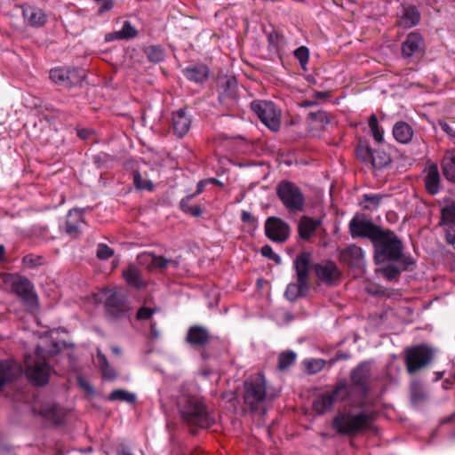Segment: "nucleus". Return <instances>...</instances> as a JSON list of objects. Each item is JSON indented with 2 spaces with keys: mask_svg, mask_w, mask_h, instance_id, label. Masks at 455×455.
<instances>
[{
  "mask_svg": "<svg viewBox=\"0 0 455 455\" xmlns=\"http://www.w3.org/2000/svg\"><path fill=\"white\" fill-rule=\"evenodd\" d=\"M321 224L320 220L303 216L298 224L299 235L303 240H308Z\"/></svg>",
  "mask_w": 455,
  "mask_h": 455,
  "instance_id": "29",
  "label": "nucleus"
},
{
  "mask_svg": "<svg viewBox=\"0 0 455 455\" xmlns=\"http://www.w3.org/2000/svg\"><path fill=\"white\" fill-rule=\"evenodd\" d=\"M114 255V250L105 243H100L97 248V258L101 260H106Z\"/></svg>",
  "mask_w": 455,
  "mask_h": 455,
  "instance_id": "49",
  "label": "nucleus"
},
{
  "mask_svg": "<svg viewBox=\"0 0 455 455\" xmlns=\"http://www.w3.org/2000/svg\"><path fill=\"white\" fill-rule=\"evenodd\" d=\"M369 127L371 129V134L374 140L381 143L383 141L382 131H380L378 124V118L375 115H371L368 121Z\"/></svg>",
  "mask_w": 455,
  "mask_h": 455,
  "instance_id": "43",
  "label": "nucleus"
},
{
  "mask_svg": "<svg viewBox=\"0 0 455 455\" xmlns=\"http://www.w3.org/2000/svg\"><path fill=\"white\" fill-rule=\"evenodd\" d=\"M138 36V30L129 20H125L123 24L122 29L108 33L105 36L106 42L114 40H129Z\"/></svg>",
  "mask_w": 455,
  "mask_h": 455,
  "instance_id": "28",
  "label": "nucleus"
},
{
  "mask_svg": "<svg viewBox=\"0 0 455 455\" xmlns=\"http://www.w3.org/2000/svg\"><path fill=\"white\" fill-rule=\"evenodd\" d=\"M442 220L444 222L455 223V204L446 205L442 209Z\"/></svg>",
  "mask_w": 455,
  "mask_h": 455,
  "instance_id": "47",
  "label": "nucleus"
},
{
  "mask_svg": "<svg viewBox=\"0 0 455 455\" xmlns=\"http://www.w3.org/2000/svg\"><path fill=\"white\" fill-rule=\"evenodd\" d=\"M144 53L147 57H159L163 54V50L157 45H149L145 47Z\"/></svg>",
  "mask_w": 455,
  "mask_h": 455,
  "instance_id": "53",
  "label": "nucleus"
},
{
  "mask_svg": "<svg viewBox=\"0 0 455 455\" xmlns=\"http://www.w3.org/2000/svg\"><path fill=\"white\" fill-rule=\"evenodd\" d=\"M297 355L291 350L282 352L278 355L277 369L281 371L287 370L291 364L294 363Z\"/></svg>",
  "mask_w": 455,
  "mask_h": 455,
  "instance_id": "38",
  "label": "nucleus"
},
{
  "mask_svg": "<svg viewBox=\"0 0 455 455\" xmlns=\"http://www.w3.org/2000/svg\"><path fill=\"white\" fill-rule=\"evenodd\" d=\"M97 357L101 369L103 377L108 380H114L116 378V370L109 364L106 355L98 349Z\"/></svg>",
  "mask_w": 455,
  "mask_h": 455,
  "instance_id": "34",
  "label": "nucleus"
},
{
  "mask_svg": "<svg viewBox=\"0 0 455 455\" xmlns=\"http://www.w3.org/2000/svg\"><path fill=\"white\" fill-rule=\"evenodd\" d=\"M183 72L188 80L200 84L204 83L210 75L209 68L204 64L190 66Z\"/></svg>",
  "mask_w": 455,
  "mask_h": 455,
  "instance_id": "30",
  "label": "nucleus"
},
{
  "mask_svg": "<svg viewBox=\"0 0 455 455\" xmlns=\"http://www.w3.org/2000/svg\"><path fill=\"white\" fill-rule=\"evenodd\" d=\"M438 125L449 136L455 138V130L451 126H450L446 122L439 120Z\"/></svg>",
  "mask_w": 455,
  "mask_h": 455,
  "instance_id": "54",
  "label": "nucleus"
},
{
  "mask_svg": "<svg viewBox=\"0 0 455 455\" xmlns=\"http://www.w3.org/2000/svg\"><path fill=\"white\" fill-rule=\"evenodd\" d=\"M351 391L347 386V380L339 381L331 393H325L319 395L313 402V409L318 414H323L332 408L338 403L349 397Z\"/></svg>",
  "mask_w": 455,
  "mask_h": 455,
  "instance_id": "9",
  "label": "nucleus"
},
{
  "mask_svg": "<svg viewBox=\"0 0 455 455\" xmlns=\"http://www.w3.org/2000/svg\"><path fill=\"white\" fill-rule=\"evenodd\" d=\"M251 108L270 130L275 132L279 129L280 119L272 102L254 100Z\"/></svg>",
  "mask_w": 455,
  "mask_h": 455,
  "instance_id": "13",
  "label": "nucleus"
},
{
  "mask_svg": "<svg viewBox=\"0 0 455 455\" xmlns=\"http://www.w3.org/2000/svg\"><path fill=\"white\" fill-rule=\"evenodd\" d=\"M427 191L434 196L440 190V173L435 164H431L426 169V176L424 179Z\"/></svg>",
  "mask_w": 455,
  "mask_h": 455,
  "instance_id": "26",
  "label": "nucleus"
},
{
  "mask_svg": "<svg viewBox=\"0 0 455 455\" xmlns=\"http://www.w3.org/2000/svg\"><path fill=\"white\" fill-rule=\"evenodd\" d=\"M268 42L270 46L275 48V52L278 55V57H282L283 55L287 53L283 50V46L285 44L284 37L277 30H273L272 32L269 33Z\"/></svg>",
  "mask_w": 455,
  "mask_h": 455,
  "instance_id": "36",
  "label": "nucleus"
},
{
  "mask_svg": "<svg viewBox=\"0 0 455 455\" xmlns=\"http://www.w3.org/2000/svg\"><path fill=\"white\" fill-rule=\"evenodd\" d=\"M86 70L83 68H56L50 71V78L55 84L70 88L79 85L85 78Z\"/></svg>",
  "mask_w": 455,
  "mask_h": 455,
  "instance_id": "11",
  "label": "nucleus"
},
{
  "mask_svg": "<svg viewBox=\"0 0 455 455\" xmlns=\"http://www.w3.org/2000/svg\"><path fill=\"white\" fill-rule=\"evenodd\" d=\"M314 269L318 278L325 283H332L339 277V271L333 262L315 264Z\"/></svg>",
  "mask_w": 455,
  "mask_h": 455,
  "instance_id": "24",
  "label": "nucleus"
},
{
  "mask_svg": "<svg viewBox=\"0 0 455 455\" xmlns=\"http://www.w3.org/2000/svg\"><path fill=\"white\" fill-rule=\"evenodd\" d=\"M156 311V308H151L148 307H141L137 312L138 320H148Z\"/></svg>",
  "mask_w": 455,
  "mask_h": 455,
  "instance_id": "51",
  "label": "nucleus"
},
{
  "mask_svg": "<svg viewBox=\"0 0 455 455\" xmlns=\"http://www.w3.org/2000/svg\"><path fill=\"white\" fill-rule=\"evenodd\" d=\"M77 134L81 139L85 140V139L89 138L91 132L89 130L83 129V130H79Z\"/></svg>",
  "mask_w": 455,
  "mask_h": 455,
  "instance_id": "62",
  "label": "nucleus"
},
{
  "mask_svg": "<svg viewBox=\"0 0 455 455\" xmlns=\"http://www.w3.org/2000/svg\"><path fill=\"white\" fill-rule=\"evenodd\" d=\"M371 371L370 363L363 362L350 372L351 388L358 393L360 396H365L370 391Z\"/></svg>",
  "mask_w": 455,
  "mask_h": 455,
  "instance_id": "12",
  "label": "nucleus"
},
{
  "mask_svg": "<svg viewBox=\"0 0 455 455\" xmlns=\"http://www.w3.org/2000/svg\"><path fill=\"white\" fill-rule=\"evenodd\" d=\"M339 260L349 267H361L363 263V251L355 244H349L339 252Z\"/></svg>",
  "mask_w": 455,
  "mask_h": 455,
  "instance_id": "19",
  "label": "nucleus"
},
{
  "mask_svg": "<svg viewBox=\"0 0 455 455\" xmlns=\"http://www.w3.org/2000/svg\"><path fill=\"white\" fill-rule=\"evenodd\" d=\"M397 261H400L403 265V270H408L411 266L415 264L414 260L410 256H404L403 252Z\"/></svg>",
  "mask_w": 455,
  "mask_h": 455,
  "instance_id": "55",
  "label": "nucleus"
},
{
  "mask_svg": "<svg viewBox=\"0 0 455 455\" xmlns=\"http://www.w3.org/2000/svg\"><path fill=\"white\" fill-rule=\"evenodd\" d=\"M22 15L26 22L34 28L43 27L47 20L43 10L29 5L22 7Z\"/></svg>",
  "mask_w": 455,
  "mask_h": 455,
  "instance_id": "25",
  "label": "nucleus"
},
{
  "mask_svg": "<svg viewBox=\"0 0 455 455\" xmlns=\"http://www.w3.org/2000/svg\"><path fill=\"white\" fill-rule=\"evenodd\" d=\"M411 400L414 404L424 402L427 399V393L423 385L419 380H412L410 386Z\"/></svg>",
  "mask_w": 455,
  "mask_h": 455,
  "instance_id": "35",
  "label": "nucleus"
},
{
  "mask_svg": "<svg viewBox=\"0 0 455 455\" xmlns=\"http://www.w3.org/2000/svg\"><path fill=\"white\" fill-rule=\"evenodd\" d=\"M312 122L320 124V128L323 129L324 125L331 122V116L325 111L310 112L307 116Z\"/></svg>",
  "mask_w": 455,
  "mask_h": 455,
  "instance_id": "42",
  "label": "nucleus"
},
{
  "mask_svg": "<svg viewBox=\"0 0 455 455\" xmlns=\"http://www.w3.org/2000/svg\"><path fill=\"white\" fill-rule=\"evenodd\" d=\"M217 85L220 103L229 106L236 100L238 86L235 76H220L217 80Z\"/></svg>",
  "mask_w": 455,
  "mask_h": 455,
  "instance_id": "14",
  "label": "nucleus"
},
{
  "mask_svg": "<svg viewBox=\"0 0 455 455\" xmlns=\"http://www.w3.org/2000/svg\"><path fill=\"white\" fill-rule=\"evenodd\" d=\"M241 219L244 223H249V224L256 223V218L251 212H246V211H243Z\"/></svg>",
  "mask_w": 455,
  "mask_h": 455,
  "instance_id": "57",
  "label": "nucleus"
},
{
  "mask_svg": "<svg viewBox=\"0 0 455 455\" xmlns=\"http://www.w3.org/2000/svg\"><path fill=\"white\" fill-rule=\"evenodd\" d=\"M12 291L22 299L23 303L30 307L36 308L38 306V298L34 291L31 282L25 276L19 275H10L9 280Z\"/></svg>",
  "mask_w": 455,
  "mask_h": 455,
  "instance_id": "10",
  "label": "nucleus"
},
{
  "mask_svg": "<svg viewBox=\"0 0 455 455\" xmlns=\"http://www.w3.org/2000/svg\"><path fill=\"white\" fill-rule=\"evenodd\" d=\"M139 259L141 264L147 265L151 268H158L163 270L166 268L169 265L172 266L174 268L179 267V262L175 259H167L163 256H156L153 253H147L140 255Z\"/></svg>",
  "mask_w": 455,
  "mask_h": 455,
  "instance_id": "23",
  "label": "nucleus"
},
{
  "mask_svg": "<svg viewBox=\"0 0 455 455\" xmlns=\"http://www.w3.org/2000/svg\"><path fill=\"white\" fill-rule=\"evenodd\" d=\"M41 259L40 256L27 255L23 258V263L28 267H35L41 265Z\"/></svg>",
  "mask_w": 455,
  "mask_h": 455,
  "instance_id": "52",
  "label": "nucleus"
},
{
  "mask_svg": "<svg viewBox=\"0 0 455 455\" xmlns=\"http://www.w3.org/2000/svg\"><path fill=\"white\" fill-rule=\"evenodd\" d=\"M108 399L111 401L118 400L133 403L136 401V395L133 393H130L124 389H116L110 393Z\"/></svg>",
  "mask_w": 455,
  "mask_h": 455,
  "instance_id": "41",
  "label": "nucleus"
},
{
  "mask_svg": "<svg viewBox=\"0 0 455 455\" xmlns=\"http://www.w3.org/2000/svg\"><path fill=\"white\" fill-rule=\"evenodd\" d=\"M420 12L414 5L403 6V12L396 21V25L403 28H411L420 21Z\"/></svg>",
  "mask_w": 455,
  "mask_h": 455,
  "instance_id": "22",
  "label": "nucleus"
},
{
  "mask_svg": "<svg viewBox=\"0 0 455 455\" xmlns=\"http://www.w3.org/2000/svg\"><path fill=\"white\" fill-rule=\"evenodd\" d=\"M78 382L84 389L92 391L91 386L86 381H84L81 377L78 378Z\"/></svg>",
  "mask_w": 455,
  "mask_h": 455,
  "instance_id": "64",
  "label": "nucleus"
},
{
  "mask_svg": "<svg viewBox=\"0 0 455 455\" xmlns=\"http://www.w3.org/2000/svg\"><path fill=\"white\" fill-rule=\"evenodd\" d=\"M191 121L188 117L184 108L179 109L173 114L172 126L175 134L179 138H182L189 130Z\"/></svg>",
  "mask_w": 455,
  "mask_h": 455,
  "instance_id": "27",
  "label": "nucleus"
},
{
  "mask_svg": "<svg viewBox=\"0 0 455 455\" xmlns=\"http://www.w3.org/2000/svg\"><path fill=\"white\" fill-rule=\"evenodd\" d=\"M195 196H196V194H192V195L186 196L185 198H183L180 201V209L184 212L188 213L194 217H199L202 214V210H201L200 206L197 204H196V205L189 204V202Z\"/></svg>",
  "mask_w": 455,
  "mask_h": 455,
  "instance_id": "40",
  "label": "nucleus"
},
{
  "mask_svg": "<svg viewBox=\"0 0 455 455\" xmlns=\"http://www.w3.org/2000/svg\"><path fill=\"white\" fill-rule=\"evenodd\" d=\"M212 339L209 331L201 325L191 326L187 333L186 341L193 347H204Z\"/></svg>",
  "mask_w": 455,
  "mask_h": 455,
  "instance_id": "20",
  "label": "nucleus"
},
{
  "mask_svg": "<svg viewBox=\"0 0 455 455\" xmlns=\"http://www.w3.org/2000/svg\"><path fill=\"white\" fill-rule=\"evenodd\" d=\"M290 228L277 217H269L265 223V234L272 241L283 243L289 237Z\"/></svg>",
  "mask_w": 455,
  "mask_h": 455,
  "instance_id": "16",
  "label": "nucleus"
},
{
  "mask_svg": "<svg viewBox=\"0 0 455 455\" xmlns=\"http://www.w3.org/2000/svg\"><path fill=\"white\" fill-rule=\"evenodd\" d=\"M276 194L283 205L292 212H301L305 197L300 188L290 181H281L276 187Z\"/></svg>",
  "mask_w": 455,
  "mask_h": 455,
  "instance_id": "8",
  "label": "nucleus"
},
{
  "mask_svg": "<svg viewBox=\"0 0 455 455\" xmlns=\"http://www.w3.org/2000/svg\"><path fill=\"white\" fill-rule=\"evenodd\" d=\"M23 370L20 363L13 360L0 361V390L22 375Z\"/></svg>",
  "mask_w": 455,
  "mask_h": 455,
  "instance_id": "17",
  "label": "nucleus"
},
{
  "mask_svg": "<svg viewBox=\"0 0 455 455\" xmlns=\"http://www.w3.org/2000/svg\"><path fill=\"white\" fill-rule=\"evenodd\" d=\"M33 411L36 415H40L55 425L62 424L66 417L65 410L57 404L44 405L39 411L36 409Z\"/></svg>",
  "mask_w": 455,
  "mask_h": 455,
  "instance_id": "21",
  "label": "nucleus"
},
{
  "mask_svg": "<svg viewBox=\"0 0 455 455\" xmlns=\"http://www.w3.org/2000/svg\"><path fill=\"white\" fill-rule=\"evenodd\" d=\"M435 351L428 345L419 344L406 347L403 352L406 371L412 375L432 363Z\"/></svg>",
  "mask_w": 455,
  "mask_h": 455,
  "instance_id": "6",
  "label": "nucleus"
},
{
  "mask_svg": "<svg viewBox=\"0 0 455 455\" xmlns=\"http://www.w3.org/2000/svg\"><path fill=\"white\" fill-rule=\"evenodd\" d=\"M402 51L404 57L424 54L425 41L423 36L418 32L410 33L402 44Z\"/></svg>",
  "mask_w": 455,
  "mask_h": 455,
  "instance_id": "18",
  "label": "nucleus"
},
{
  "mask_svg": "<svg viewBox=\"0 0 455 455\" xmlns=\"http://www.w3.org/2000/svg\"><path fill=\"white\" fill-rule=\"evenodd\" d=\"M180 411L182 419L190 425L208 428L214 423V419L207 412L205 405L196 398H186Z\"/></svg>",
  "mask_w": 455,
  "mask_h": 455,
  "instance_id": "7",
  "label": "nucleus"
},
{
  "mask_svg": "<svg viewBox=\"0 0 455 455\" xmlns=\"http://www.w3.org/2000/svg\"><path fill=\"white\" fill-rule=\"evenodd\" d=\"M261 254L264 257L272 259L276 264H280L282 262L281 257L273 251V250H272L270 245H267V244L264 245L261 248Z\"/></svg>",
  "mask_w": 455,
  "mask_h": 455,
  "instance_id": "50",
  "label": "nucleus"
},
{
  "mask_svg": "<svg viewBox=\"0 0 455 455\" xmlns=\"http://www.w3.org/2000/svg\"><path fill=\"white\" fill-rule=\"evenodd\" d=\"M127 283L136 289H140L144 285L141 279L140 271L133 265H130L123 273Z\"/></svg>",
  "mask_w": 455,
  "mask_h": 455,
  "instance_id": "33",
  "label": "nucleus"
},
{
  "mask_svg": "<svg viewBox=\"0 0 455 455\" xmlns=\"http://www.w3.org/2000/svg\"><path fill=\"white\" fill-rule=\"evenodd\" d=\"M244 393L243 402L249 407L251 411H259L266 414L265 403L268 400H274L275 396L267 392V382L265 376L257 373L250 376L243 383Z\"/></svg>",
  "mask_w": 455,
  "mask_h": 455,
  "instance_id": "2",
  "label": "nucleus"
},
{
  "mask_svg": "<svg viewBox=\"0 0 455 455\" xmlns=\"http://www.w3.org/2000/svg\"><path fill=\"white\" fill-rule=\"evenodd\" d=\"M24 365L26 376L33 385L43 387L48 383L52 370L45 361L40 346L36 347L34 355L25 356Z\"/></svg>",
  "mask_w": 455,
  "mask_h": 455,
  "instance_id": "5",
  "label": "nucleus"
},
{
  "mask_svg": "<svg viewBox=\"0 0 455 455\" xmlns=\"http://www.w3.org/2000/svg\"><path fill=\"white\" fill-rule=\"evenodd\" d=\"M348 227L353 238H368L371 242L376 264L396 261L401 258L403 244L394 231L383 228L360 215H355Z\"/></svg>",
  "mask_w": 455,
  "mask_h": 455,
  "instance_id": "1",
  "label": "nucleus"
},
{
  "mask_svg": "<svg viewBox=\"0 0 455 455\" xmlns=\"http://www.w3.org/2000/svg\"><path fill=\"white\" fill-rule=\"evenodd\" d=\"M391 163L390 156L384 151H373L371 157V165L376 169H382Z\"/></svg>",
  "mask_w": 455,
  "mask_h": 455,
  "instance_id": "39",
  "label": "nucleus"
},
{
  "mask_svg": "<svg viewBox=\"0 0 455 455\" xmlns=\"http://www.w3.org/2000/svg\"><path fill=\"white\" fill-rule=\"evenodd\" d=\"M373 150L367 140H360L356 148V156L363 163L371 164Z\"/></svg>",
  "mask_w": 455,
  "mask_h": 455,
  "instance_id": "37",
  "label": "nucleus"
},
{
  "mask_svg": "<svg viewBox=\"0 0 455 455\" xmlns=\"http://www.w3.org/2000/svg\"><path fill=\"white\" fill-rule=\"evenodd\" d=\"M307 372L310 374L320 371L324 367V361L322 359H313L305 363Z\"/></svg>",
  "mask_w": 455,
  "mask_h": 455,
  "instance_id": "48",
  "label": "nucleus"
},
{
  "mask_svg": "<svg viewBox=\"0 0 455 455\" xmlns=\"http://www.w3.org/2000/svg\"><path fill=\"white\" fill-rule=\"evenodd\" d=\"M311 264V254L304 251L297 255L294 267L297 274V283H289L284 296L290 301H295L299 297H305L309 289L308 272Z\"/></svg>",
  "mask_w": 455,
  "mask_h": 455,
  "instance_id": "4",
  "label": "nucleus"
},
{
  "mask_svg": "<svg viewBox=\"0 0 455 455\" xmlns=\"http://www.w3.org/2000/svg\"><path fill=\"white\" fill-rule=\"evenodd\" d=\"M293 53H294V57H297V58L308 57L309 50L306 46H300V47L295 49Z\"/></svg>",
  "mask_w": 455,
  "mask_h": 455,
  "instance_id": "56",
  "label": "nucleus"
},
{
  "mask_svg": "<svg viewBox=\"0 0 455 455\" xmlns=\"http://www.w3.org/2000/svg\"><path fill=\"white\" fill-rule=\"evenodd\" d=\"M105 307L108 316L112 320L124 317L129 309L125 296L116 291L108 296Z\"/></svg>",
  "mask_w": 455,
  "mask_h": 455,
  "instance_id": "15",
  "label": "nucleus"
},
{
  "mask_svg": "<svg viewBox=\"0 0 455 455\" xmlns=\"http://www.w3.org/2000/svg\"><path fill=\"white\" fill-rule=\"evenodd\" d=\"M383 196L381 195H364L363 196V201L366 203H370L371 204L364 205V208L366 210H373L376 209L382 199Z\"/></svg>",
  "mask_w": 455,
  "mask_h": 455,
  "instance_id": "46",
  "label": "nucleus"
},
{
  "mask_svg": "<svg viewBox=\"0 0 455 455\" xmlns=\"http://www.w3.org/2000/svg\"><path fill=\"white\" fill-rule=\"evenodd\" d=\"M206 184H207V180H201V181H199V182H198V184H197V189H196V193H195V194H196V195H198V194H200V193L204 190V187H205V185H206Z\"/></svg>",
  "mask_w": 455,
  "mask_h": 455,
  "instance_id": "63",
  "label": "nucleus"
},
{
  "mask_svg": "<svg viewBox=\"0 0 455 455\" xmlns=\"http://www.w3.org/2000/svg\"><path fill=\"white\" fill-rule=\"evenodd\" d=\"M66 231L68 235H76L77 234V231H78V228L76 225L75 224H71L69 222V220H67V228H66Z\"/></svg>",
  "mask_w": 455,
  "mask_h": 455,
  "instance_id": "59",
  "label": "nucleus"
},
{
  "mask_svg": "<svg viewBox=\"0 0 455 455\" xmlns=\"http://www.w3.org/2000/svg\"><path fill=\"white\" fill-rule=\"evenodd\" d=\"M393 135L398 142L406 144L411 140L413 131L407 123L398 122L393 128Z\"/></svg>",
  "mask_w": 455,
  "mask_h": 455,
  "instance_id": "31",
  "label": "nucleus"
},
{
  "mask_svg": "<svg viewBox=\"0 0 455 455\" xmlns=\"http://www.w3.org/2000/svg\"><path fill=\"white\" fill-rule=\"evenodd\" d=\"M329 96H330V93L327 92H314V97L316 100L327 98Z\"/></svg>",
  "mask_w": 455,
  "mask_h": 455,
  "instance_id": "61",
  "label": "nucleus"
},
{
  "mask_svg": "<svg viewBox=\"0 0 455 455\" xmlns=\"http://www.w3.org/2000/svg\"><path fill=\"white\" fill-rule=\"evenodd\" d=\"M383 275L389 281L395 280L401 274V269L394 264H388L382 268Z\"/></svg>",
  "mask_w": 455,
  "mask_h": 455,
  "instance_id": "44",
  "label": "nucleus"
},
{
  "mask_svg": "<svg viewBox=\"0 0 455 455\" xmlns=\"http://www.w3.org/2000/svg\"><path fill=\"white\" fill-rule=\"evenodd\" d=\"M442 169L444 177L455 183V149L446 153L442 161Z\"/></svg>",
  "mask_w": 455,
  "mask_h": 455,
  "instance_id": "32",
  "label": "nucleus"
},
{
  "mask_svg": "<svg viewBox=\"0 0 455 455\" xmlns=\"http://www.w3.org/2000/svg\"><path fill=\"white\" fill-rule=\"evenodd\" d=\"M446 241L455 249V229L450 228L446 232Z\"/></svg>",
  "mask_w": 455,
  "mask_h": 455,
  "instance_id": "58",
  "label": "nucleus"
},
{
  "mask_svg": "<svg viewBox=\"0 0 455 455\" xmlns=\"http://www.w3.org/2000/svg\"><path fill=\"white\" fill-rule=\"evenodd\" d=\"M374 420L373 414L365 411L352 413L349 411H339L332 420V428L338 434L355 436L371 427Z\"/></svg>",
  "mask_w": 455,
  "mask_h": 455,
  "instance_id": "3",
  "label": "nucleus"
},
{
  "mask_svg": "<svg viewBox=\"0 0 455 455\" xmlns=\"http://www.w3.org/2000/svg\"><path fill=\"white\" fill-rule=\"evenodd\" d=\"M117 455H132V454L127 446L121 444L118 448Z\"/></svg>",
  "mask_w": 455,
  "mask_h": 455,
  "instance_id": "60",
  "label": "nucleus"
},
{
  "mask_svg": "<svg viewBox=\"0 0 455 455\" xmlns=\"http://www.w3.org/2000/svg\"><path fill=\"white\" fill-rule=\"evenodd\" d=\"M133 183L137 189H153V183L148 180H144L139 172H134Z\"/></svg>",
  "mask_w": 455,
  "mask_h": 455,
  "instance_id": "45",
  "label": "nucleus"
}]
</instances>
